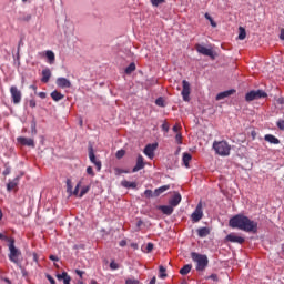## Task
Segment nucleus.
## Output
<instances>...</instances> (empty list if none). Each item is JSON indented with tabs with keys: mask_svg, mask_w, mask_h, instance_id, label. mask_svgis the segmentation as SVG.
Here are the masks:
<instances>
[{
	"mask_svg": "<svg viewBox=\"0 0 284 284\" xmlns=\"http://www.w3.org/2000/svg\"><path fill=\"white\" fill-rule=\"evenodd\" d=\"M230 227L233 230H242V232H248L256 234L258 232V222L251 220L244 214H236L229 221Z\"/></svg>",
	"mask_w": 284,
	"mask_h": 284,
	"instance_id": "1",
	"label": "nucleus"
},
{
	"mask_svg": "<svg viewBox=\"0 0 284 284\" xmlns=\"http://www.w3.org/2000/svg\"><path fill=\"white\" fill-rule=\"evenodd\" d=\"M191 258L193 263H196V266H195L196 272H205L207 265H210V260L207 258V255L192 252Z\"/></svg>",
	"mask_w": 284,
	"mask_h": 284,
	"instance_id": "2",
	"label": "nucleus"
},
{
	"mask_svg": "<svg viewBox=\"0 0 284 284\" xmlns=\"http://www.w3.org/2000/svg\"><path fill=\"white\" fill-rule=\"evenodd\" d=\"M213 150L219 154V156H230L232 146L227 143V141H214Z\"/></svg>",
	"mask_w": 284,
	"mask_h": 284,
	"instance_id": "3",
	"label": "nucleus"
},
{
	"mask_svg": "<svg viewBox=\"0 0 284 284\" xmlns=\"http://www.w3.org/2000/svg\"><path fill=\"white\" fill-rule=\"evenodd\" d=\"M9 261L11 263H16V265H19V256H21V251L14 246V239H9Z\"/></svg>",
	"mask_w": 284,
	"mask_h": 284,
	"instance_id": "4",
	"label": "nucleus"
},
{
	"mask_svg": "<svg viewBox=\"0 0 284 284\" xmlns=\"http://www.w3.org/2000/svg\"><path fill=\"white\" fill-rule=\"evenodd\" d=\"M258 99H267V92L263 90H252L245 94V101H258Z\"/></svg>",
	"mask_w": 284,
	"mask_h": 284,
	"instance_id": "5",
	"label": "nucleus"
},
{
	"mask_svg": "<svg viewBox=\"0 0 284 284\" xmlns=\"http://www.w3.org/2000/svg\"><path fill=\"white\" fill-rule=\"evenodd\" d=\"M10 94H11L12 103H14V105H19V103H21V99L23 97V94L21 93V90H19V88H17V85H12L10 88Z\"/></svg>",
	"mask_w": 284,
	"mask_h": 284,
	"instance_id": "6",
	"label": "nucleus"
},
{
	"mask_svg": "<svg viewBox=\"0 0 284 284\" xmlns=\"http://www.w3.org/2000/svg\"><path fill=\"white\" fill-rule=\"evenodd\" d=\"M195 50L199 54H203V57H210V59H216V53L212 49H209L202 44H195Z\"/></svg>",
	"mask_w": 284,
	"mask_h": 284,
	"instance_id": "7",
	"label": "nucleus"
},
{
	"mask_svg": "<svg viewBox=\"0 0 284 284\" xmlns=\"http://www.w3.org/2000/svg\"><path fill=\"white\" fill-rule=\"evenodd\" d=\"M201 219H203V204L200 202L194 212L191 214V221L193 223H199V221H201Z\"/></svg>",
	"mask_w": 284,
	"mask_h": 284,
	"instance_id": "8",
	"label": "nucleus"
},
{
	"mask_svg": "<svg viewBox=\"0 0 284 284\" xmlns=\"http://www.w3.org/2000/svg\"><path fill=\"white\" fill-rule=\"evenodd\" d=\"M225 241L229 243H239V245H243V243H245V237L239 236L236 233H231L226 235Z\"/></svg>",
	"mask_w": 284,
	"mask_h": 284,
	"instance_id": "9",
	"label": "nucleus"
},
{
	"mask_svg": "<svg viewBox=\"0 0 284 284\" xmlns=\"http://www.w3.org/2000/svg\"><path fill=\"white\" fill-rule=\"evenodd\" d=\"M89 159H90L91 163H93V165H95L98 172H100L102 164H101V161H99L97 159V155H94V149L92 146H89Z\"/></svg>",
	"mask_w": 284,
	"mask_h": 284,
	"instance_id": "10",
	"label": "nucleus"
},
{
	"mask_svg": "<svg viewBox=\"0 0 284 284\" xmlns=\"http://www.w3.org/2000/svg\"><path fill=\"white\" fill-rule=\"evenodd\" d=\"M17 142L20 145H26L27 148H34V139H32V138L19 136V138H17Z\"/></svg>",
	"mask_w": 284,
	"mask_h": 284,
	"instance_id": "11",
	"label": "nucleus"
},
{
	"mask_svg": "<svg viewBox=\"0 0 284 284\" xmlns=\"http://www.w3.org/2000/svg\"><path fill=\"white\" fill-rule=\"evenodd\" d=\"M182 85H183V89L181 94H182L183 101H190V82H187L186 80H183Z\"/></svg>",
	"mask_w": 284,
	"mask_h": 284,
	"instance_id": "12",
	"label": "nucleus"
},
{
	"mask_svg": "<svg viewBox=\"0 0 284 284\" xmlns=\"http://www.w3.org/2000/svg\"><path fill=\"white\" fill-rule=\"evenodd\" d=\"M58 88H61L62 90H65V88H72V82L68 80V78H58L55 81Z\"/></svg>",
	"mask_w": 284,
	"mask_h": 284,
	"instance_id": "13",
	"label": "nucleus"
},
{
	"mask_svg": "<svg viewBox=\"0 0 284 284\" xmlns=\"http://www.w3.org/2000/svg\"><path fill=\"white\" fill-rule=\"evenodd\" d=\"M158 148H159L158 143L148 144L144 148V154L146 156H149V159H153L154 158V150H156Z\"/></svg>",
	"mask_w": 284,
	"mask_h": 284,
	"instance_id": "14",
	"label": "nucleus"
},
{
	"mask_svg": "<svg viewBox=\"0 0 284 284\" xmlns=\"http://www.w3.org/2000/svg\"><path fill=\"white\" fill-rule=\"evenodd\" d=\"M143 168H145V162H144L143 155L140 154L138 155L136 164L132 169V172H139L140 170H143Z\"/></svg>",
	"mask_w": 284,
	"mask_h": 284,
	"instance_id": "15",
	"label": "nucleus"
},
{
	"mask_svg": "<svg viewBox=\"0 0 284 284\" xmlns=\"http://www.w3.org/2000/svg\"><path fill=\"white\" fill-rule=\"evenodd\" d=\"M158 210H161L163 214H165L166 216H172L173 212H174V206L170 205H160L158 206Z\"/></svg>",
	"mask_w": 284,
	"mask_h": 284,
	"instance_id": "16",
	"label": "nucleus"
},
{
	"mask_svg": "<svg viewBox=\"0 0 284 284\" xmlns=\"http://www.w3.org/2000/svg\"><path fill=\"white\" fill-rule=\"evenodd\" d=\"M235 92H236V90H234V89L220 92V93L216 95V101H222V99H227V97H232V94H234Z\"/></svg>",
	"mask_w": 284,
	"mask_h": 284,
	"instance_id": "17",
	"label": "nucleus"
},
{
	"mask_svg": "<svg viewBox=\"0 0 284 284\" xmlns=\"http://www.w3.org/2000/svg\"><path fill=\"white\" fill-rule=\"evenodd\" d=\"M51 77H52V71H50V69L47 68V69L42 70L41 82L49 83Z\"/></svg>",
	"mask_w": 284,
	"mask_h": 284,
	"instance_id": "18",
	"label": "nucleus"
},
{
	"mask_svg": "<svg viewBox=\"0 0 284 284\" xmlns=\"http://www.w3.org/2000/svg\"><path fill=\"white\" fill-rule=\"evenodd\" d=\"M197 236L200 239H205V236H210V227L203 226L196 230Z\"/></svg>",
	"mask_w": 284,
	"mask_h": 284,
	"instance_id": "19",
	"label": "nucleus"
},
{
	"mask_svg": "<svg viewBox=\"0 0 284 284\" xmlns=\"http://www.w3.org/2000/svg\"><path fill=\"white\" fill-rule=\"evenodd\" d=\"M181 193H175L174 196L171 197L169 203L172 207H176L179 203H181Z\"/></svg>",
	"mask_w": 284,
	"mask_h": 284,
	"instance_id": "20",
	"label": "nucleus"
},
{
	"mask_svg": "<svg viewBox=\"0 0 284 284\" xmlns=\"http://www.w3.org/2000/svg\"><path fill=\"white\" fill-rule=\"evenodd\" d=\"M58 281H63V284H70V281H72V277L68 275V272H62V274L57 275Z\"/></svg>",
	"mask_w": 284,
	"mask_h": 284,
	"instance_id": "21",
	"label": "nucleus"
},
{
	"mask_svg": "<svg viewBox=\"0 0 284 284\" xmlns=\"http://www.w3.org/2000/svg\"><path fill=\"white\" fill-rule=\"evenodd\" d=\"M20 179H21V176H17L12 181H9V183L7 184L8 192H12V190H14V187H17V185H19Z\"/></svg>",
	"mask_w": 284,
	"mask_h": 284,
	"instance_id": "22",
	"label": "nucleus"
},
{
	"mask_svg": "<svg viewBox=\"0 0 284 284\" xmlns=\"http://www.w3.org/2000/svg\"><path fill=\"white\" fill-rule=\"evenodd\" d=\"M168 190H170V184L155 189L153 192L154 199H156L158 196H161V194H163V192H168Z\"/></svg>",
	"mask_w": 284,
	"mask_h": 284,
	"instance_id": "23",
	"label": "nucleus"
},
{
	"mask_svg": "<svg viewBox=\"0 0 284 284\" xmlns=\"http://www.w3.org/2000/svg\"><path fill=\"white\" fill-rule=\"evenodd\" d=\"M264 141H267L268 143H272L273 145H278V143H281V140H278V138H276L272 134H266L264 136Z\"/></svg>",
	"mask_w": 284,
	"mask_h": 284,
	"instance_id": "24",
	"label": "nucleus"
},
{
	"mask_svg": "<svg viewBox=\"0 0 284 284\" xmlns=\"http://www.w3.org/2000/svg\"><path fill=\"white\" fill-rule=\"evenodd\" d=\"M122 187H126V190H136V182H130L128 180H123L121 182Z\"/></svg>",
	"mask_w": 284,
	"mask_h": 284,
	"instance_id": "25",
	"label": "nucleus"
},
{
	"mask_svg": "<svg viewBox=\"0 0 284 284\" xmlns=\"http://www.w3.org/2000/svg\"><path fill=\"white\" fill-rule=\"evenodd\" d=\"M45 57L48 59V63H50V65H53V63H54V61L57 59V57L54 55V51L48 50L45 52Z\"/></svg>",
	"mask_w": 284,
	"mask_h": 284,
	"instance_id": "26",
	"label": "nucleus"
},
{
	"mask_svg": "<svg viewBox=\"0 0 284 284\" xmlns=\"http://www.w3.org/2000/svg\"><path fill=\"white\" fill-rule=\"evenodd\" d=\"M51 99H53V101H62V99H65V95L54 90L53 92H51Z\"/></svg>",
	"mask_w": 284,
	"mask_h": 284,
	"instance_id": "27",
	"label": "nucleus"
},
{
	"mask_svg": "<svg viewBox=\"0 0 284 284\" xmlns=\"http://www.w3.org/2000/svg\"><path fill=\"white\" fill-rule=\"evenodd\" d=\"M182 161L185 168H190V162L192 161V154L183 153Z\"/></svg>",
	"mask_w": 284,
	"mask_h": 284,
	"instance_id": "28",
	"label": "nucleus"
},
{
	"mask_svg": "<svg viewBox=\"0 0 284 284\" xmlns=\"http://www.w3.org/2000/svg\"><path fill=\"white\" fill-rule=\"evenodd\" d=\"M192 272V264H185L181 270H180V274L182 276H187V273Z\"/></svg>",
	"mask_w": 284,
	"mask_h": 284,
	"instance_id": "29",
	"label": "nucleus"
},
{
	"mask_svg": "<svg viewBox=\"0 0 284 284\" xmlns=\"http://www.w3.org/2000/svg\"><path fill=\"white\" fill-rule=\"evenodd\" d=\"M168 270L163 266V265H160L159 266V278H162L163 281H165V278H168Z\"/></svg>",
	"mask_w": 284,
	"mask_h": 284,
	"instance_id": "30",
	"label": "nucleus"
},
{
	"mask_svg": "<svg viewBox=\"0 0 284 284\" xmlns=\"http://www.w3.org/2000/svg\"><path fill=\"white\" fill-rule=\"evenodd\" d=\"M134 70H136V64L132 62L125 68V74H132Z\"/></svg>",
	"mask_w": 284,
	"mask_h": 284,
	"instance_id": "31",
	"label": "nucleus"
},
{
	"mask_svg": "<svg viewBox=\"0 0 284 284\" xmlns=\"http://www.w3.org/2000/svg\"><path fill=\"white\" fill-rule=\"evenodd\" d=\"M239 30H240L239 39H240V41H243L245 39V37H247V32L245 31V29L243 27H240Z\"/></svg>",
	"mask_w": 284,
	"mask_h": 284,
	"instance_id": "32",
	"label": "nucleus"
},
{
	"mask_svg": "<svg viewBox=\"0 0 284 284\" xmlns=\"http://www.w3.org/2000/svg\"><path fill=\"white\" fill-rule=\"evenodd\" d=\"M31 134H32V136H37V120L36 119H33L31 121Z\"/></svg>",
	"mask_w": 284,
	"mask_h": 284,
	"instance_id": "33",
	"label": "nucleus"
},
{
	"mask_svg": "<svg viewBox=\"0 0 284 284\" xmlns=\"http://www.w3.org/2000/svg\"><path fill=\"white\" fill-rule=\"evenodd\" d=\"M88 192H90V185L83 186V187L81 189L80 194H79V199H83V196H85V194H88Z\"/></svg>",
	"mask_w": 284,
	"mask_h": 284,
	"instance_id": "34",
	"label": "nucleus"
},
{
	"mask_svg": "<svg viewBox=\"0 0 284 284\" xmlns=\"http://www.w3.org/2000/svg\"><path fill=\"white\" fill-rule=\"evenodd\" d=\"M204 17H205V19H206L207 21H210L212 28H216V22L214 21V19L212 18V16H210V13H205Z\"/></svg>",
	"mask_w": 284,
	"mask_h": 284,
	"instance_id": "35",
	"label": "nucleus"
},
{
	"mask_svg": "<svg viewBox=\"0 0 284 284\" xmlns=\"http://www.w3.org/2000/svg\"><path fill=\"white\" fill-rule=\"evenodd\" d=\"M155 105H159V108H165V100H163V98H158L155 100Z\"/></svg>",
	"mask_w": 284,
	"mask_h": 284,
	"instance_id": "36",
	"label": "nucleus"
},
{
	"mask_svg": "<svg viewBox=\"0 0 284 284\" xmlns=\"http://www.w3.org/2000/svg\"><path fill=\"white\" fill-rule=\"evenodd\" d=\"M145 199H154V192L152 190H145L144 191Z\"/></svg>",
	"mask_w": 284,
	"mask_h": 284,
	"instance_id": "37",
	"label": "nucleus"
},
{
	"mask_svg": "<svg viewBox=\"0 0 284 284\" xmlns=\"http://www.w3.org/2000/svg\"><path fill=\"white\" fill-rule=\"evenodd\" d=\"M151 3L154 8H159L162 3H165V0H151Z\"/></svg>",
	"mask_w": 284,
	"mask_h": 284,
	"instance_id": "38",
	"label": "nucleus"
},
{
	"mask_svg": "<svg viewBox=\"0 0 284 284\" xmlns=\"http://www.w3.org/2000/svg\"><path fill=\"white\" fill-rule=\"evenodd\" d=\"M116 159H123L125 156V150L121 149L115 153Z\"/></svg>",
	"mask_w": 284,
	"mask_h": 284,
	"instance_id": "39",
	"label": "nucleus"
},
{
	"mask_svg": "<svg viewBox=\"0 0 284 284\" xmlns=\"http://www.w3.org/2000/svg\"><path fill=\"white\" fill-rule=\"evenodd\" d=\"M175 141H176L178 145H182L183 144V135L181 133H178L175 135Z\"/></svg>",
	"mask_w": 284,
	"mask_h": 284,
	"instance_id": "40",
	"label": "nucleus"
},
{
	"mask_svg": "<svg viewBox=\"0 0 284 284\" xmlns=\"http://www.w3.org/2000/svg\"><path fill=\"white\" fill-rule=\"evenodd\" d=\"M10 172H12V168H10V165L6 164L4 171L2 172L3 176H8V174H10Z\"/></svg>",
	"mask_w": 284,
	"mask_h": 284,
	"instance_id": "41",
	"label": "nucleus"
},
{
	"mask_svg": "<svg viewBox=\"0 0 284 284\" xmlns=\"http://www.w3.org/2000/svg\"><path fill=\"white\" fill-rule=\"evenodd\" d=\"M67 192L72 194V180L70 179L67 180Z\"/></svg>",
	"mask_w": 284,
	"mask_h": 284,
	"instance_id": "42",
	"label": "nucleus"
},
{
	"mask_svg": "<svg viewBox=\"0 0 284 284\" xmlns=\"http://www.w3.org/2000/svg\"><path fill=\"white\" fill-rule=\"evenodd\" d=\"M32 19V14H23L20 18V21H30Z\"/></svg>",
	"mask_w": 284,
	"mask_h": 284,
	"instance_id": "43",
	"label": "nucleus"
},
{
	"mask_svg": "<svg viewBox=\"0 0 284 284\" xmlns=\"http://www.w3.org/2000/svg\"><path fill=\"white\" fill-rule=\"evenodd\" d=\"M80 187H81V181L78 182V184L75 185V189H74V191H73V195H74V196H78V195H79V190H80Z\"/></svg>",
	"mask_w": 284,
	"mask_h": 284,
	"instance_id": "44",
	"label": "nucleus"
},
{
	"mask_svg": "<svg viewBox=\"0 0 284 284\" xmlns=\"http://www.w3.org/2000/svg\"><path fill=\"white\" fill-rule=\"evenodd\" d=\"M125 284H139V280L128 278L125 280Z\"/></svg>",
	"mask_w": 284,
	"mask_h": 284,
	"instance_id": "45",
	"label": "nucleus"
},
{
	"mask_svg": "<svg viewBox=\"0 0 284 284\" xmlns=\"http://www.w3.org/2000/svg\"><path fill=\"white\" fill-rule=\"evenodd\" d=\"M278 130H284V120H278L277 123H276Z\"/></svg>",
	"mask_w": 284,
	"mask_h": 284,
	"instance_id": "46",
	"label": "nucleus"
},
{
	"mask_svg": "<svg viewBox=\"0 0 284 284\" xmlns=\"http://www.w3.org/2000/svg\"><path fill=\"white\" fill-rule=\"evenodd\" d=\"M110 268L111 270H119V264L116 262H114V261H111Z\"/></svg>",
	"mask_w": 284,
	"mask_h": 284,
	"instance_id": "47",
	"label": "nucleus"
},
{
	"mask_svg": "<svg viewBox=\"0 0 284 284\" xmlns=\"http://www.w3.org/2000/svg\"><path fill=\"white\" fill-rule=\"evenodd\" d=\"M87 174H89L90 176H94V169H92V166H88Z\"/></svg>",
	"mask_w": 284,
	"mask_h": 284,
	"instance_id": "48",
	"label": "nucleus"
},
{
	"mask_svg": "<svg viewBox=\"0 0 284 284\" xmlns=\"http://www.w3.org/2000/svg\"><path fill=\"white\" fill-rule=\"evenodd\" d=\"M152 250H154V244L150 242L146 244V252L150 253Z\"/></svg>",
	"mask_w": 284,
	"mask_h": 284,
	"instance_id": "49",
	"label": "nucleus"
},
{
	"mask_svg": "<svg viewBox=\"0 0 284 284\" xmlns=\"http://www.w3.org/2000/svg\"><path fill=\"white\" fill-rule=\"evenodd\" d=\"M47 280L49 281V283L51 284H57V281H54V277H52V275L47 274Z\"/></svg>",
	"mask_w": 284,
	"mask_h": 284,
	"instance_id": "50",
	"label": "nucleus"
},
{
	"mask_svg": "<svg viewBox=\"0 0 284 284\" xmlns=\"http://www.w3.org/2000/svg\"><path fill=\"white\" fill-rule=\"evenodd\" d=\"M29 105L30 108H37V100L34 99L29 100Z\"/></svg>",
	"mask_w": 284,
	"mask_h": 284,
	"instance_id": "51",
	"label": "nucleus"
},
{
	"mask_svg": "<svg viewBox=\"0 0 284 284\" xmlns=\"http://www.w3.org/2000/svg\"><path fill=\"white\" fill-rule=\"evenodd\" d=\"M209 278H211V281L217 282L219 281V275H216L215 273L211 274L209 276Z\"/></svg>",
	"mask_w": 284,
	"mask_h": 284,
	"instance_id": "52",
	"label": "nucleus"
},
{
	"mask_svg": "<svg viewBox=\"0 0 284 284\" xmlns=\"http://www.w3.org/2000/svg\"><path fill=\"white\" fill-rule=\"evenodd\" d=\"M162 130H163L164 132H170V125H169L168 123H163V124H162Z\"/></svg>",
	"mask_w": 284,
	"mask_h": 284,
	"instance_id": "53",
	"label": "nucleus"
},
{
	"mask_svg": "<svg viewBox=\"0 0 284 284\" xmlns=\"http://www.w3.org/2000/svg\"><path fill=\"white\" fill-rule=\"evenodd\" d=\"M115 172H116L118 174H128L129 171H125V170H123V169H115Z\"/></svg>",
	"mask_w": 284,
	"mask_h": 284,
	"instance_id": "54",
	"label": "nucleus"
},
{
	"mask_svg": "<svg viewBox=\"0 0 284 284\" xmlns=\"http://www.w3.org/2000/svg\"><path fill=\"white\" fill-rule=\"evenodd\" d=\"M75 274L78 276H80V278H83V274H85V272L81 271V270H75Z\"/></svg>",
	"mask_w": 284,
	"mask_h": 284,
	"instance_id": "55",
	"label": "nucleus"
},
{
	"mask_svg": "<svg viewBox=\"0 0 284 284\" xmlns=\"http://www.w3.org/2000/svg\"><path fill=\"white\" fill-rule=\"evenodd\" d=\"M119 245H120V247H125V245H128V241L121 240Z\"/></svg>",
	"mask_w": 284,
	"mask_h": 284,
	"instance_id": "56",
	"label": "nucleus"
},
{
	"mask_svg": "<svg viewBox=\"0 0 284 284\" xmlns=\"http://www.w3.org/2000/svg\"><path fill=\"white\" fill-rule=\"evenodd\" d=\"M50 261L59 262V257L57 255H50Z\"/></svg>",
	"mask_w": 284,
	"mask_h": 284,
	"instance_id": "57",
	"label": "nucleus"
},
{
	"mask_svg": "<svg viewBox=\"0 0 284 284\" xmlns=\"http://www.w3.org/2000/svg\"><path fill=\"white\" fill-rule=\"evenodd\" d=\"M38 97H40V99H45L48 94L45 92H39Z\"/></svg>",
	"mask_w": 284,
	"mask_h": 284,
	"instance_id": "58",
	"label": "nucleus"
},
{
	"mask_svg": "<svg viewBox=\"0 0 284 284\" xmlns=\"http://www.w3.org/2000/svg\"><path fill=\"white\" fill-rule=\"evenodd\" d=\"M29 88H30V90H33L34 94H37V85L36 84H31Z\"/></svg>",
	"mask_w": 284,
	"mask_h": 284,
	"instance_id": "59",
	"label": "nucleus"
},
{
	"mask_svg": "<svg viewBox=\"0 0 284 284\" xmlns=\"http://www.w3.org/2000/svg\"><path fill=\"white\" fill-rule=\"evenodd\" d=\"M280 39H281L282 41H284V29H281Z\"/></svg>",
	"mask_w": 284,
	"mask_h": 284,
	"instance_id": "60",
	"label": "nucleus"
},
{
	"mask_svg": "<svg viewBox=\"0 0 284 284\" xmlns=\"http://www.w3.org/2000/svg\"><path fill=\"white\" fill-rule=\"evenodd\" d=\"M277 103H278L280 105H284V98H280V99L277 100Z\"/></svg>",
	"mask_w": 284,
	"mask_h": 284,
	"instance_id": "61",
	"label": "nucleus"
},
{
	"mask_svg": "<svg viewBox=\"0 0 284 284\" xmlns=\"http://www.w3.org/2000/svg\"><path fill=\"white\" fill-rule=\"evenodd\" d=\"M251 136H252L253 141H254V139H256V131H255V130H253V131L251 132Z\"/></svg>",
	"mask_w": 284,
	"mask_h": 284,
	"instance_id": "62",
	"label": "nucleus"
},
{
	"mask_svg": "<svg viewBox=\"0 0 284 284\" xmlns=\"http://www.w3.org/2000/svg\"><path fill=\"white\" fill-rule=\"evenodd\" d=\"M149 284H156V277H152Z\"/></svg>",
	"mask_w": 284,
	"mask_h": 284,
	"instance_id": "63",
	"label": "nucleus"
},
{
	"mask_svg": "<svg viewBox=\"0 0 284 284\" xmlns=\"http://www.w3.org/2000/svg\"><path fill=\"white\" fill-rule=\"evenodd\" d=\"M141 225H143V222H142L141 220H139V221L136 222V227H141Z\"/></svg>",
	"mask_w": 284,
	"mask_h": 284,
	"instance_id": "64",
	"label": "nucleus"
}]
</instances>
